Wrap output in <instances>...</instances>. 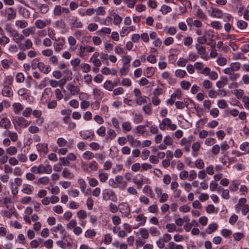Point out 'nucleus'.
<instances>
[{"label":"nucleus","instance_id":"nucleus-1","mask_svg":"<svg viewBox=\"0 0 249 249\" xmlns=\"http://www.w3.org/2000/svg\"><path fill=\"white\" fill-rule=\"evenodd\" d=\"M67 18L68 19V22L71 29L82 28L83 24L78 20L77 17L72 15H69L67 16Z\"/></svg>","mask_w":249,"mask_h":249},{"label":"nucleus","instance_id":"nucleus-2","mask_svg":"<svg viewBox=\"0 0 249 249\" xmlns=\"http://www.w3.org/2000/svg\"><path fill=\"white\" fill-rule=\"evenodd\" d=\"M166 126L171 130H174L177 129V125L175 124H172L171 120L168 118L163 119L161 123L159 124V127L162 130L165 129Z\"/></svg>","mask_w":249,"mask_h":249},{"label":"nucleus","instance_id":"nucleus-3","mask_svg":"<svg viewBox=\"0 0 249 249\" xmlns=\"http://www.w3.org/2000/svg\"><path fill=\"white\" fill-rule=\"evenodd\" d=\"M0 14L2 16L6 17L8 20L14 19L16 17V12L12 7H8L4 10L1 11Z\"/></svg>","mask_w":249,"mask_h":249},{"label":"nucleus","instance_id":"nucleus-4","mask_svg":"<svg viewBox=\"0 0 249 249\" xmlns=\"http://www.w3.org/2000/svg\"><path fill=\"white\" fill-rule=\"evenodd\" d=\"M103 199L107 201L111 199L113 202H116L117 201V197L115 193L112 190L106 189L103 192Z\"/></svg>","mask_w":249,"mask_h":249},{"label":"nucleus","instance_id":"nucleus-5","mask_svg":"<svg viewBox=\"0 0 249 249\" xmlns=\"http://www.w3.org/2000/svg\"><path fill=\"white\" fill-rule=\"evenodd\" d=\"M14 122L18 125L22 127H26L30 124V122L28 121L22 117H17L14 120Z\"/></svg>","mask_w":249,"mask_h":249},{"label":"nucleus","instance_id":"nucleus-6","mask_svg":"<svg viewBox=\"0 0 249 249\" xmlns=\"http://www.w3.org/2000/svg\"><path fill=\"white\" fill-rule=\"evenodd\" d=\"M10 36L12 38L13 40L18 44H19L21 41L24 39V36L23 35L20 34L17 30H15L10 35Z\"/></svg>","mask_w":249,"mask_h":249},{"label":"nucleus","instance_id":"nucleus-7","mask_svg":"<svg viewBox=\"0 0 249 249\" xmlns=\"http://www.w3.org/2000/svg\"><path fill=\"white\" fill-rule=\"evenodd\" d=\"M52 21L50 19H46L44 21L41 19H37L35 22V26L38 29H42L47 25L51 24Z\"/></svg>","mask_w":249,"mask_h":249},{"label":"nucleus","instance_id":"nucleus-8","mask_svg":"<svg viewBox=\"0 0 249 249\" xmlns=\"http://www.w3.org/2000/svg\"><path fill=\"white\" fill-rule=\"evenodd\" d=\"M212 11L209 14L213 18H221L223 16V12L219 9L211 7Z\"/></svg>","mask_w":249,"mask_h":249},{"label":"nucleus","instance_id":"nucleus-9","mask_svg":"<svg viewBox=\"0 0 249 249\" xmlns=\"http://www.w3.org/2000/svg\"><path fill=\"white\" fill-rule=\"evenodd\" d=\"M39 168L40 174H50L52 172V166L50 164H47L45 166L41 164L39 165Z\"/></svg>","mask_w":249,"mask_h":249},{"label":"nucleus","instance_id":"nucleus-10","mask_svg":"<svg viewBox=\"0 0 249 249\" xmlns=\"http://www.w3.org/2000/svg\"><path fill=\"white\" fill-rule=\"evenodd\" d=\"M67 89L69 91H70L71 94L72 95L78 94L80 91V89L78 87L73 85L71 83L67 85Z\"/></svg>","mask_w":249,"mask_h":249},{"label":"nucleus","instance_id":"nucleus-11","mask_svg":"<svg viewBox=\"0 0 249 249\" xmlns=\"http://www.w3.org/2000/svg\"><path fill=\"white\" fill-rule=\"evenodd\" d=\"M241 67V64L239 62H234L231 63L229 67L225 68L224 70H228L230 71H232L234 72V71H238Z\"/></svg>","mask_w":249,"mask_h":249},{"label":"nucleus","instance_id":"nucleus-12","mask_svg":"<svg viewBox=\"0 0 249 249\" xmlns=\"http://www.w3.org/2000/svg\"><path fill=\"white\" fill-rule=\"evenodd\" d=\"M143 176L141 174L137 175L133 178V182L138 185V188L141 187L142 185L143 184Z\"/></svg>","mask_w":249,"mask_h":249},{"label":"nucleus","instance_id":"nucleus-13","mask_svg":"<svg viewBox=\"0 0 249 249\" xmlns=\"http://www.w3.org/2000/svg\"><path fill=\"white\" fill-rule=\"evenodd\" d=\"M228 79L226 76H221L220 80L216 83V86L219 89L223 87L225 85L228 84Z\"/></svg>","mask_w":249,"mask_h":249},{"label":"nucleus","instance_id":"nucleus-14","mask_svg":"<svg viewBox=\"0 0 249 249\" xmlns=\"http://www.w3.org/2000/svg\"><path fill=\"white\" fill-rule=\"evenodd\" d=\"M3 96L10 97L13 96V92L11 87L9 86H4L1 92Z\"/></svg>","mask_w":249,"mask_h":249},{"label":"nucleus","instance_id":"nucleus-15","mask_svg":"<svg viewBox=\"0 0 249 249\" xmlns=\"http://www.w3.org/2000/svg\"><path fill=\"white\" fill-rule=\"evenodd\" d=\"M36 148L38 151L46 154L48 152V144L46 143H38L36 145Z\"/></svg>","mask_w":249,"mask_h":249},{"label":"nucleus","instance_id":"nucleus-16","mask_svg":"<svg viewBox=\"0 0 249 249\" xmlns=\"http://www.w3.org/2000/svg\"><path fill=\"white\" fill-rule=\"evenodd\" d=\"M38 69L40 71L45 74L48 73L51 70V69L49 65H45L42 62H40Z\"/></svg>","mask_w":249,"mask_h":249},{"label":"nucleus","instance_id":"nucleus-17","mask_svg":"<svg viewBox=\"0 0 249 249\" xmlns=\"http://www.w3.org/2000/svg\"><path fill=\"white\" fill-rule=\"evenodd\" d=\"M223 71L224 73L230 75V79L231 81H235L240 77V74L235 73L232 71H230L229 70L228 71L227 70H223Z\"/></svg>","mask_w":249,"mask_h":249},{"label":"nucleus","instance_id":"nucleus-18","mask_svg":"<svg viewBox=\"0 0 249 249\" xmlns=\"http://www.w3.org/2000/svg\"><path fill=\"white\" fill-rule=\"evenodd\" d=\"M19 44L20 49L23 51L29 50L31 49L33 46V43L30 39H27L25 40L24 45H21L20 43Z\"/></svg>","mask_w":249,"mask_h":249},{"label":"nucleus","instance_id":"nucleus-19","mask_svg":"<svg viewBox=\"0 0 249 249\" xmlns=\"http://www.w3.org/2000/svg\"><path fill=\"white\" fill-rule=\"evenodd\" d=\"M200 148V145L198 142H194L192 146V149L193 150V155L195 157H196L198 155L197 152Z\"/></svg>","mask_w":249,"mask_h":249},{"label":"nucleus","instance_id":"nucleus-20","mask_svg":"<svg viewBox=\"0 0 249 249\" xmlns=\"http://www.w3.org/2000/svg\"><path fill=\"white\" fill-rule=\"evenodd\" d=\"M0 125L4 129H8L11 125L10 121L6 118H2L0 120Z\"/></svg>","mask_w":249,"mask_h":249},{"label":"nucleus","instance_id":"nucleus-21","mask_svg":"<svg viewBox=\"0 0 249 249\" xmlns=\"http://www.w3.org/2000/svg\"><path fill=\"white\" fill-rule=\"evenodd\" d=\"M13 109L14 113L16 114H18L20 111L23 109V107L19 103H16L13 105Z\"/></svg>","mask_w":249,"mask_h":249},{"label":"nucleus","instance_id":"nucleus-22","mask_svg":"<svg viewBox=\"0 0 249 249\" xmlns=\"http://www.w3.org/2000/svg\"><path fill=\"white\" fill-rule=\"evenodd\" d=\"M116 136V133L115 131L111 128H108L107 131V135L106 137V140L107 141L108 140H112L115 138Z\"/></svg>","mask_w":249,"mask_h":249},{"label":"nucleus","instance_id":"nucleus-23","mask_svg":"<svg viewBox=\"0 0 249 249\" xmlns=\"http://www.w3.org/2000/svg\"><path fill=\"white\" fill-rule=\"evenodd\" d=\"M146 219V217L144 216L143 214H140L137 216L136 220L137 222H140L139 225L140 226L145 224Z\"/></svg>","mask_w":249,"mask_h":249},{"label":"nucleus","instance_id":"nucleus-24","mask_svg":"<svg viewBox=\"0 0 249 249\" xmlns=\"http://www.w3.org/2000/svg\"><path fill=\"white\" fill-rule=\"evenodd\" d=\"M35 29L34 27H30L29 28L24 29L22 31L23 35L25 36H28L30 35H33L35 33Z\"/></svg>","mask_w":249,"mask_h":249},{"label":"nucleus","instance_id":"nucleus-25","mask_svg":"<svg viewBox=\"0 0 249 249\" xmlns=\"http://www.w3.org/2000/svg\"><path fill=\"white\" fill-rule=\"evenodd\" d=\"M108 175L106 173H103L102 170L99 171V178L101 182H105L108 178Z\"/></svg>","mask_w":249,"mask_h":249},{"label":"nucleus","instance_id":"nucleus-26","mask_svg":"<svg viewBox=\"0 0 249 249\" xmlns=\"http://www.w3.org/2000/svg\"><path fill=\"white\" fill-rule=\"evenodd\" d=\"M16 26L20 29L26 28L28 24V22L25 20H16L15 22Z\"/></svg>","mask_w":249,"mask_h":249},{"label":"nucleus","instance_id":"nucleus-27","mask_svg":"<svg viewBox=\"0 0 249 249\" xmlns=\"http://www.w3.org/2000/svg\"><path fill=\"white\" fill-rule=\"evenodd\" d=\"M122 128L126 132L130 131L132 129L131 123L128 121H125L122 123Z\"/></svg>","mask_w":249,"mask_h":249},{"label":"nucleus","instance_id":"nucleus-28","mask_svg":"<svg viewBox=\"0 0 249 249\" xmlns=\"http://www.w3.org/2000/svg\"><path fill=\"white\" fill-rule=\"evenodd\" d=\"M32 187L28 184H24L23 185V189L22 190V192L24 194H26L28 195L31 194L33 192V190L32 189Z\"/></svg>","mask_w":249,"mask_h":249},{"label":"nucleus","instance_id":"nucleus-29","mask_svg":"<svg viewBox=\"0 0 249 249\" xmlns=\"http://www.w3.org/2000/svg\"><path fill=\"white\" fill-rule=\"evenodd\" d=\"M218 226L216 223H213L210 224L208 226L207 233L208 234H211L213 232L216 231L217 229Z\"/></svg>","mask_w":249,"mask_h":249},{"label":"nucleus","instance_id":"nucleus-30","mask_svg":"<svg viewBox=\"0 0 249 249\" xmlns=\"http://www.w3.org/2000/svg\"><path fill=\"white\" fill-rule=\"evenodd\" d=\"M196 48L199 54H204L206 53L205 47L202 44H196Z\"/></svg>","mask_w":249,"mask_h":249},{"label":"nucleus","instance_id":"nucleus-31","mask_svg":"<svg viewBox=\"0 0 249 249\" xmlns=\"http://www.w3.org/2000/svg\"><path fill=\"white\" fill-rule=\"evenodd\" d=\"M196 16L200 18H202L204 20H206L207 19V16L204 13L203 11L200 9H198L196 12Z\"/></svg>","mask_w":249,"mask_h":249},{"label":"nucleus","instance_id":"nucleus-32","mask_svg":"<svg viewBox=\"0 0 249 249\" xmlns=\"http://www.w3.org/2000/svg\"><path fill=\"white\" fill-rule=\"evenodd\" d=\"M104 87L107 90L111 91L113 89V84L110 80H107L104 84Z\"/></svg>","mask_w":249,"mask_h":249},{"label":"nucleus","instance_id":"nucleus-33","mask_svg":"<svg viewBox=\"0 0 249 249\" xmlns=\"http://www.w3.org/2000/svg\"><path fill=\"white\" fill-rule=\"evenodd\" d=\"M94 154L89 151L85 152L83 155V157L86 160H89L94 157Z\"/></svg>","mask_w":249,"mask_h":249},{"label":"nucleus","instance_id":"nucleus-34","mask_svg":"<svg viewBox=\"0 0 249 249\" xmlns=\"http://www.w3.org/2000/svg\"><path fill=\"white\" fill-rule=\"evenodd\" d=\"M40 12L42 14H46L49 11V8L47 4H42L38 6Z\"/></svg>","mask_w":249,"mask_h":249},{"label":"nucleus","instance_id":"nucleus-35","mask_svg":"<svg viewBox=\"0 0 249 249\" xmlns=\"http://www.w3.org/2000/svg\"><path fill=\"white\" fill-rule=\"evenodd\" d=\"M211 26L216 30H220L222 29V26L220 22L218 21H213L211 23Z\"/></svg>","mask_w":249,"mask_h":249},{"label":"nucleus","instance_id":"nucleus-36","mask_svg":"<svg viewBox=\"0 0 249 249\" xmlns=\"http://www.w3.org/2000/svg\"><path fill=\"white\" fill-rule=\"evenodd\" d=\"M41 62L39 61L38 58H35L34 59L31 63V68L33 70H35L37 68H39L40 64Z\"/></svg>","mask_w":249,"mask_h":249},{"label":"nucleus","instance_id":"nucleus-37","mask_svg":"<svg viewBox=\"0 0 249 249\" xmlns=\"http://www.w3.org/2000/svg\"><path fill=\"white\" fill-rule=\"evenodd\" d=\"M99 35L109 34L111 33V29L109 28L104 27L97 32Z\"/></svg>","mask_w":249,"mask_h":249},{"label":"nucleus","instance_id":"nucleus-38","mask_svg":"<svg viewBox=\"0 0 249 249\" xmlns=\"http://www.w3.org/2000/svg\"><path fill=\"white\" fill-rule=\"evenodd\" d=\"M140 232L141 236L143 239H147L149 237L148 230L145 228H142L140 230Z\"/></svg>","mask_w":249,"mask_h":249},{"label":"nucleus","instance_id":"nucleus-39","mask_svg":"<svg viewBox=\"0 0 249 249\" xmlns=\"http://www.w3.org/2000/svg\"><path fill=\"white\" fill-rule=\"evenodd\" d=\"M64 45V43L63 41H59L58 42L54 43L53 46L55 51L58 52H59L63 48Z\"/></svg>","mask_w":249,"mask_h":249},{"label":"nucleus","instance_id":"nucleus-40","mask_svg":"<svg viewBox=\"0 0 249 249\" xmlns=\"http://www.w3.org/2000/svg\"><path fill=\"white\" fill-rule=\"evenodd\" d=\"M96 234V232L93 230H88L85 232V236L86 237L93 238Z\"/></svg>","mask_w":249,"mask_h":249},{"label":"nucleus","instance_id":"nucleus-41","mask_svg":"<svg viewBox=\"0 0 249 249\" xmlns=\"http://www.w3.org/2000/svg\"><path fill=\"white\" fill-rule=\"evenodd\" d=\"M123 20V18L118 15H114L113 18V23L115 25H119Z\"/></svg>","mask_w":249,"mask_h":249},{"label":"nucleus","instance_id":"nucleus-42","mask_svg":"<svg viewBox=\"0 0 249 249\" xmlns=\"http://www.w3.org/2000/svg\"><path fill=\"white\" fill-rule=\"evenodd\" d=\"M188 61L187 59L180 57L177 62V64L179 67H185Z\"/></svg>","mask_w":249,"mask_h":249},{"label":"nucleus","instance_id":"nucleus-43","mask_svg":"<svg viewBox=\"0 0 249 249\" xmlns=\"http://www.w3.org/2000/svg\"><path fill=\"white\" fill-rule=\"evenodd\" d=\"M81 68L83 72L87 73L90 71V66L89 64L87 63H82L80 65Z\"/></svg>","mask_w":249,"mask_h":249},{"label":"nucleus","instance_id":"nucleus-44","mask_svg":"<svg viewBox=\"0 0 249 249\" xmlns=\"http://www.w3.org/2000/svg\"><path fill=\"white\" fill-rule=\"evenodd\" d=\"M172 9L170 6L163 5L160 10L162 14L165 15L171 11Z\"/></svg>","mask_w":249,"mask_h":249},{"label":"nucleus","instance_id":"nucleus-45","mask_svg":"<svg viewBox=\"0 0 249 249\" xmlns=\"http://www.w3.org/2000/svg\"><path fill=\"white\" fill-rule=\"evenodd\" d=\"M56 26L62 29H64L66 28V24L65 21L62 19H60L56 21Z\"/></svg>","mask_w":249,"mask_h":249},{"label":"nucleus","instance_id":"nucleus-46","mask_svg":"<svg viewBox=\"0 0 249 249\" xmlns=\"http://www.w3.org/2000/svg\"><path fill=\"white\" fill-rule=\"evenodd\" d=\"M142 109L143 111L148 115H150L152 113V107L151 104L144 106Z\"/></svg>","mask_w":249,"mask_h":249},{"label":"nucleus","instance_id":"nucleus-47","mask_svg":"<svg viewBox=\"0 0 249 249\" xmlns=\"http://www.w3.org/2000/svg\"><path fill=\"white\" fill-rule=\"evenodd\" d=\"M150 233L153 236H157L160 234V231L154 227H151L149 229Z\"/></svg>","mask_w":249,"mask_h":249},{"label":"nucleus","instance_id":"nucleus-48","mask_svg":"<svg viewBox=\"0 0 249 249\" xmlns=\"http://www.w3.org/2000/svg\"><path fill=\"white\" fill-rule=\"evenodd\" d=\"M79 55L80 57H84L85 56L86 54V47L84 45H81L79 48Z\"/></svg>","mask_w":249,"mask_h":249},{"label":"nucleus","instance_id":"nucleus-49","mask_svg":"<svg viewBox=\"0 0 249 249\" xmlns=\"http://www.w3.org/2000/svg\"><path fill=\"white\" fill-rule=\"evenodd\" d=\"M7 133L13 142H16L18 140V135L16 132H12L10 131H8Z\"/></svg>","mask_w":249,"mask_h":249},{"label":"nucleus","instance_id":"nucleus-50","mask_svg":"<svg viewBox=\"0 0 249 249\" xmlns=\"http://www.w3.org/2000/svg\"><path fill=\"white\" fill-rule=\"evenodd\" d=\"M78 182L80 185V188L81 189L82 192H84L86 188V184L85 180L82 178H80L78 180Z\"/></svg>","mask_w":249,"mask_h":249},{"label":"nucleus","instance_id":"nucleus-51","mask_svg":"<svg viewBox=\"0 0 249 249\" xmlns=\"http://www.w3.org/2000/svg\"><path fill=\"white\" fill-rule=\"evenodd\" d=\"M17 149L15 146H11L6 149V152L10 155H14L17 153Z\"/></svg>","mask_w":249,"mask_h":249},{"label":"nucleus","instance_id":"nucleus-52","mask_svg":"<svg viewBox=\"0 0 249 249\" xmlns=\"http://www.w3.org/2000/svg\"><path fill=\"white\" fill-rule=\"evenodd\" d=\"M180 86L183 89L187 90L190 87L191 83L189 81L184 80L180 83Z\"/></svg>","mask_w":249,"mask_h":249},{"label":"nucleus","instance_id":"nucleus-53","mask_svg":"<svg viewBox=\"0 0 249 249\" xmlns=\"http://www.w3.org/2000/svg\"><path fill=\"white\" fill-rule=\"evenodd\" d=\"M62 176L64 178H71L73 177V175L66 168L64 169L62 173Z\"/></svg>","mask_w":249,"mask_h":249},{"label":"nucleus","instance_id":"nucleus-54","mask_svg":"<svg viewBox=\"0 0 249 249\" xmlns=\"http://www.w3.org/2000/svg\"><path fill=\"white\" fill-rule=\"evenodd\" d=\"M77 216L80 219H85L87 216V213L84 210H79L77 213Z\"/></svg>","mask_w":249,"mask_h":249},{"label":"nucleus","instance_id":"nucleus-55","mask_svg":"<svg viewBox=\"0 0 249 249\" xmlns=\"http://www.w3.org/2000/svg\"><path fill=\"white\" fill-rule=\"evenodd\" d=\"M191 142V138H183L181 141V144L182 145H190Z\"/></svg>","mask_w":249,"mask_h":249},{"label":"nucleus","instance_id":"nucleus-56","mask_svg":"<svg viewBox=\"0 0 249 249\" xmlns=\"http://www.w3.org/2000/svg\"><path fill=\"white\" fill-rule=\"evenodd\" d=\"M28 131L32 134H35L39 132L40 129L36 126L31 125L28 128Z\"/></svg>","mask_w":249,"mask_h":249},{"label":"nucleus","instance_id":"nucleus-57","mask_svg":"<svg viewBox=\"0 0 249 249\" xmlns=\"http://www.w3.org/2000/svg\"><path fill=\"white\" fill-rule=\"evenodd\" d=\"M153 73H154V71H153V68L152 67L147 68L144 72V75L147 77H150L151 76L153 75Z\"/></svg>","mask_w":249,"mask_h":249},{"label":"nucleus","instance_id":"nucleus-58","mask_svg":"<svg viewBox=\"0 0 249 249\" xmlns=\"http://www.w3.org/2000/svg\"><path fill=\"white\" fill-rule=\"evenodd\" d=\"M62 12V8L60 5H56L55 6L54 11H53V14L54 16H60Z\"/></svg>","mask_w":249,"mask_h":249},{"label":"nucleus","instance_id":"nucleus-59","mask_svg":"<svg viewBox=\"0 0 249 249\" xmlns=\"http://www.w3.org/2000/svg\"><path fill=\"white\" fill-rule=\"evenodd\" d=\"M237 26L240 29H245L247 26V23L246 22L241 20L237 22Z\"/></svg>","mask_w":249,"mask_h":249},{"label":"nucleus","instance_id":"nucleus-60","mask_svg":"<svg viewBox=\"0 0 249 249\" xmlns=\"http://www.w3.org/2000/svg\"><path fill=\"white\" fill-rule=\"evenodd\" d=\"M166 228L169 232H172L176 230V226L174 224H167L166 225Z\"/></svg>","mask_w":249,"mask_h":249},{"label":"nucleus","instance_id":"nucleus-61","mask_svg":"<svg viewBox=\"0 0 249 249\" xmlns=\"http://www.w3.org/2000/svg\"><path fill=\"white\" fill-rule=\"evenodd\" d=\"M89 61L92 62L96 67H99L102 64L101 60H100L98 58L90 59Z\"/></svg>","mask_w":249,"mask_h":249},{"label":"nucleus","instance_id":"nucleus-62","mask_svg":"<svg viewBox=\"0 0 249 249\" xmlns=\"http://www.w3.org/2000/svg\"><path fill=\"white\" fill-rule=\"evenodd\" d=\"M32 113V109L31 107H26L23 111L22 115L23 116L28 117H29L31 113Z\"/></svg>","mask_w":249,"mask_h":249},{"label":"nucleus","instance_id":"nucleus-63","mask_svg":"<svg viewBox=\"0 0 249 249\" xmlns=\"http://www.w3.org/2000/svg\"><path fill=\"white\" fill-rule=\"evenodd\" d=\"M186 74V71L182 70H178L175 72L176 76L179 78H183Z\"/></svg>","mask_w":249,"mask_h":249},{"label":"nucleus","instance_id":"nucleus-64","mask_svg":"<svg viewBox=\"0 0 249 249\" xmlns=\"http://www.w3.org/2000/svg\"><path fill=\"white\" fill-rule=\"evenodd\" d=\"M163 142L166 145H171L173 144V140L171 137L169 135L166 136L164 138Z\"/></svg>","mask_w":249,"mask_h":249}]
</instances>
